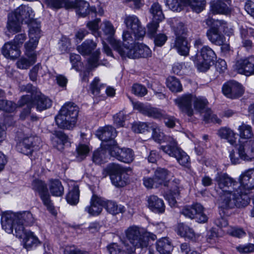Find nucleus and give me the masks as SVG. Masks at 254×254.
Masks as SVG:
<instances>
[{"mask_svg": "<svg viewBox=\"0 0 254 254\" xmlns=\"http://www.w3.org/2000/svg\"><path fill=\"white\" fill-rule=\"evenodd\" d=\"M16 108V105L11 101L0 100V110L6 112H13Z\"/></svg>", "mask_w": 254, "mask_h": 254, "instance_id": "57", "label": "nucleus"}, {"mask_svg": "<svg viewBox=\"0 0 254 254\" xmlns=\"http://www.w3.org/2000/svg\"><path fill=\"white\" fill-rule=\"evenodd\" d=\"M52 141L55 147L59 150H62L65 145L70 143V139L64 132L56 131L53 133Z\"/></svg>", "mask_w": 254, "mask_h": 254, "instance_id": "27", "label": "nucleus"}, {"mask_svg": "<svg viewBox=\"0 0 254 254\" xmlns=\"http://www.w3.org/2000/svg\"><path fill=\"white\" fill-rule=\"evenodd\" d=\"M40 139L37 136L26 137L23 139L16 146L17 150L26 155L31 154L35 147H38Z\"/></svg>", "mask_w": 254, "mask_h": 254, "instance_id": "20", "label": "nucleus"}, {"mask_svg": "<svg viewBox=\"0 0 254 254\" xmlns=\"http://www.w3.org/2000/svg\"><path fill=\"white\" fill-rule=\"evenodd\" d=\"M126 243L123 241V247L116 243H113L107 246V249L110 254H129L125 247Z\"/></svg>", "mask_w": 254, "mask_h": 254, "instance_id": "49", "label": "nucleus"}, {"mask_svg": "<svg viewBox=\"0 0 254 254\" xmlns=\"http://www.w3.org/2000/svg\"><path fill=\"white\" fill-rule=\"evenodd\" d=\"M49 190L51 194L56 196H62L64 192V188L59 180H51L49 184Z\"/></svg>", "mask_w": 254, "mask_h": 254, "instance_id": "40", "label": "nucleus"}, {"mask_svg": "<svg viewBox=\"0 0 254 254\" xmlns=\"http://www.w3.org/2000/svg\"><path fill=\"white\" fill-rule=\"evenodd\" d=\"M207 104V101L206 99L197 98L195 97V101H194V108L198 112L202 113L203 111L206 110V106Z\"/></svg>", "mask_w": 254, "mask_h": 254, "instance_id": "58", "label": "nucleus"}, {"mask_svg": "<svg viewBox=\"0 0 254 254\" xmlns=\"http://www.w3.org/2000/svg\"><path fill=\"white\" fill-rule=\"evenodd\" d=\"M105 87L104 84L100 82L98 77H95L90 84V89L94 95H98L100 93V90Z\"/></svg>", "mask_w": 254, "mask_h": 254, "instance_id": "54", "label": "nucleus"}, {"mask_svg": "<svg viewBox=\"0 0 254 254\" xmlns=\"http://www.w3.org/2000/svg\"><path fill=\"white\" fill-rule=\"evenodd\" d=\"M96 135L102 141H110V143L107 145V149L109 145L116 144L113 139L116 136L117 132L112 126H107L99 128L97 130Z\"/></svg>", "mask_w": 254, "mask_h": 254, "instance_id": "23", "label": "nucleus"}, {"mask_svg": "<svg viewBox=\"0 0 254 254\" xmlns=\"http://www.w3.org/2000/svg\"><path fill=\"white\" fill-rule=\"evenodd\" d=\"M240 34L243 46L247 50L252 49L253 47V43L249 39V38L252 37L254 38V29L241 27L240 29Z\"/></svg>", "mask_w": 254, "mask_h": 254, "instance_id": "28", "label": "nucleus"}, {"mask_svg": "<svg viewBox=\"0 0 254 254\" xmlns=\"http://www.w3.org/2000/svg\"><path fill=\"white\" fill-rule=\"evenodd\" d=\"M186 0H165L166 4L174 11H179L182 9L183 5L185 4Z\"/></svg>", "mask_w": 254, "mask_h": 254, "instance_id": "53", "label": "nucleus"}, {"mask_svg": "<svg viewBox=\"0 0 254 254\" xmlns=\"http://www.w3.org/2000/svg\"><path fill=\"white\" fill-rule=\"evenodd\" d=\"M222 91L226 97L234 99L241 97L244 93V89L243 86L238 82L230 80L223 85Z\"/></svg>", "mask_w": 254, "mask_h": 254, "instance_id": "15", "label": "nucleus"}, {"mask_svg": "<svg viewBox=\"0 0 254 254\" xmlns=\"http://www.w3.org/2000/svg\"><path fill=\"white\" fill-rule=\"evenodd\" d=\"M100 27L104 35L106 37V40L114 50L118 52L122 46V44L120 41L117 40L114 38L116 29L112 23L109 21H105L101 24Z\"/></svg>", "mask_w": 254, "mask_h": 254, "instance_id": "19", "label": "nucleus"}, {"mask_svg": "<svg viewBox=\"0 0 254 254\" xmlns=\"http://www.w3.org/2000/svg\"><path fill=\"white\" fill-rule=\"evenodd\" d=\"M89 151L90 149L88 145L83 144H79L76 149V157L77 159L79 161L84 159L87 156Z\"/></svg>", "mask_w": 254, "mask_h": 254, "instance_id": "51", "label": "nucleus"}, {"mask_svg": "<svg viewBox=\"0 0 254 254\" xmlns=\"http://www.w3.org/2000/svg\"><path fill=\"white\" fill-rule=\"evenodd\" d=\"M97 43L92 40H86L81 45L77 47L79 53L83 55H88L96 48Z\"/></svg>", "mask_w": 254, "mask_h": 254, "instance_id": "38", "label": "nucleus"}, {"mask_svg": "<svg viewBox=\"0 0 254 254\" xmlns=\"http://www.w3.org/2000/svg\"><path fill=\"white\" fill-rule=\"evenodd\" d=\"M242 160L251 161L254 160V140L251 139L245 141H239L236 147Z\"/></svg>", "mask_w": 254, "mask_h": 254, "instance_id": "17", "label": "nucleus"}, {"mask_svg": "<svg viewBox=\"0 0 254 254\" xmlns=\"http://www.w3.org/2000/svg\"><path fill=\"white\" fill-rule=\"evenodd\" d=\"M208 40L213 44L217 46L223 45L225 41V37L220 31L214 28H209L206 32Z\"/></svg>", "mask_w": 254, "mask_h": 254, "instance_id": "33", "label": "nucleus"}, {"mask_svg": "<svg viewBox=\"0 0 254 254\" xmlns=\"http://www.w3.org/2000/svg\"><path fill=\"white\" fill-rule=\"evenodd\" d=\"M204 208L198 203L191 206H186L181 210V213L190 219H196L199 223H205L207 221V216L203 212Z\"/></svg>", "mask_w": 254, "mask_h": 254, "instance_id": "11", "label": "nucleus"}, {"mask_svg": "<svg viewBox=\"0 0 254 254\" xmlns=\"http://www.w3.org/2000/svg\"><path fill=\"white\" fill-rule=\"evenodd\" d=\"M215 181L222 190L219 199V206L222 209L242 208L248 205V197L244 195L243 200L239 197V183L226 173H217Z\"/></svg>", "mask_w": 254, "mask_h": 254, "instance_id": "1", "label": "nucleus"}, {"mask_svg": "<svg viewBox=\"0 0 254 254\" xmlns=\"http://www.w3.org/2000/svg\"><path fill=\"white\" fill-rule=\"evenodd\" d=\"M34 98L35 104L38 111H42L46 110L52 106V101L40 92H36Z\"/></svg>", "mask_w": 254, "mask_h": 254, "instance_id": "32", "label": "nucleus"}, {"mask_svg": "<svg viewBox=\"0 0 254 254\" xmlns=\"http://www.w3.org/2000/svg\"><path fill=\"white\" fill-rule=\"evenodd\" d=\"M123 44L118 52L123 58L130 59L147 58L151 57V51L146 45L136 43L128 31L123 33Z\"/></svg>", "mask_w": 254, "mask_h": 254, "instance_id": "4", "label": "nucleus"}, {"mask_svg": "<svg viewBox=\"0 0 254 254\" xmlns=\"http://www.w3.org/2000/svg\"><path fill=\"white\" fill-rule=\"evenodd\" d=\"M211 11L214 14L227 15L230 13L231 9L226 3L217 2L211 3Z\"/></svg>", "mask_w": 254, "mask_h": 254, "instance_id": "43", "label": "nucleus"}, {"mask_svg": "<svg viewBox=\"0 0 254 254\" xmlns=\"http://www.w3.org/2000/svg\"><path fill=\"white\" fill-rule=\"evenodd\" d=\"M28 58L29 59L21 58L18 60L16 63L17 67L22 69H27L36 62L32 61V57Z\"/></svg>", "mask_w": 254, "mask_h": 254, "instance_id": "59", "label": "nucleus"}, {"mask_svg": "<svg viewBox=\"0 0 254 254\" xmlns=\"http://www.w3.org/2000/svg\"><path fill=\"white\" fill-rule=\"evenodd\" d=\"M11 13L14 14L16 19L27 24L29 29L33 23L38 22L34 19V11L31 7L27 5H21Z\"/></svg>", "mask_w": 254, "mask_h": 254, "instance_id": "13", "label": "nucleus"}, {"mask_svg": "<svg viewBox=\"0 0 254 254\" xmlns=\"http://www.w3.org/2000/svg\"><path fill=\"white\" fill-rule=\"evenodd\" d=\"M147 206L153 212L162 213L165 211V206L163 200L155 195H151L147 197Z\"/></svg>", "mask_w": 254, "mask_h": 254, "instance_id": "26", "label": "nucleus"}, {"mask_svg": "<svg viewBox=\"0 0 254 254\" xmlns=\"http://www.w3.org/2000/svg\"><path fill=\"white\" fill-rule=\"evenodd\" d=\"M33 190L39 193L41 199L47 209L54 215L57 214V211L50 199L46 185L42 181L35 180L32 184Z\"/></svg>", "mask_w": 254, "mask_h": 254, "instance_id": "10", "label": "nucleus"}, {"mask_svg": "<svg viewBox=\"0 0 254 254\" xmlns=\"http://www.w3.org/2000/svg\"><path fill=\"white\" fill-rule=\"evenodd\" d=\"M35 219L29 211L18 212H7L3 213L1 217L2 229L7 233H13V229L19 226H32L35 222Z\"/></svg>", "mask_w": 254, "mask_h": 254, "instance_id": "5", "label": "nucleus"}, {"mask_svg": "<svg viewBox=\"0 0 254 254\" xmlns=\"http://www.w3.org/2000/svg\"><path fill=\"white\" fill-rule=\"evenodd\" d=\"M106 170L110 177L113 175H118L126 171L125 169L121 165L116 163L109 164L107 166Z\"/></svg>", "mask_w": 254, "mask_h": 254, "instance_id": "55", "label": "nucleus"}, {"mask_svg": "<svg viewBox=\"0 0 254 254\" xmlns=\"http://www.w3.org/2000/svg\"><path fill=\"white\" fill-rule=\"evenodd\" d=\"M152 125L153 124L142 122L135 123L132 125L131 128L135 133H144L149 131V129L151 128Z\"/></svg>", "mask_w": 254, "mask_h": 254, "instance_id": "52", "label": "nucleus"}, {"mask_svg": "<svg viewBox=\"0 0 254 254\" xmlns=\"http://www.w3.org/2000/svg\"><path fill=\"white\" fill-rule=\"evenodd\" d=\"M206 240L211 245L215 244L218 241L217 233L213 229L209 230L207 232Z\"/></svg>", "mask_w": 254, "mask_h": 254, "instance_id": "62", "label": "nucleus"}, {"mask_svg": "<svg viewBox=\"0 0 254 254\" xmlns=\"http://www.w3.org/2000/svg\"><path fill=\"white\" fill-rule=\"evenodd\" d=\"M78 107L72 102L65 103L55 117L57 126L61 128L71 129L75 126Z\"/></svg>", "mask_w": 254, "mask_h": 254, "instance_id": "6", "label": "nucleus"}, {"mask_svg": "<svg viewBox=\"0 0 254 254\" xmlns=\"http://www.w3.org/2000/svg\"><path fill=\"white\" fill-rule=\"evenodd\" d=\"M173 48H175L181 55L186 56L189 55L190 46L185 36L176 37Z\"/></svg>", "mask_w": 254, "mask_h": 254, "instance_id": "31", "label": "nucleus"}, {"mask_svg": "<svg viewBox=\"0 0 254 254\" xmlns=\"http://www.w3.org/2000/svg\"><path fill=\"white\" fill-rule=\"evenodd\" d=\"M170 176V172L165 168H158L154 172V178L156 181V184L159 186H169L168 178Z\"/></svg>", "mask_w": 254, "mask_h": 254, "instance_id": "29", "label": "nucleus"}, {"mask_svg": "<svg viewBox=\"0 0 254 254\" xmlns=\"http://www.w3.org/2000/svg\"><path fill=\"white\" fill-rule=\"evenodd\" d=\"M125 233L127 239L131 245L129 246L128 244H125L126 250L129 254H134L136 248H146L150 239L154 241L157 238L154 234L144 231L136 225L128 227L125 230Z\"/></svg>", "mask_w": 254, "mask_h": 254, "instance_id": "3", "label": "nucleus"}, {"mask_svg": "<svg viewBox=\"0 0 254 254\" xmlns=\"http://www.w3.org/2000/svg\"><path fill=\"white\" fill-rule=\"evenodd\" d=\"M124 22L127 28L131 30L137 39L139 40L144 36L146 33L145 29L142 26L140 20L136 16H127Z\"/></svg>", "mask_w": 254, "mask_h": 254, "instance_id": "16", "label": "nucleus"}, {"mask_svg": "<svg viewBox=\"0 0 254 254\" xmlns=\"http://www.w3.org/2000/svg\"><path fill=\"white\" fill-rule=\"evenodd\" d=\"M150 12L154 21H161L164 19L161 5L157 2L152 4L150 8Z\"/></svg>", "mask_w": 254, "mask_h": 254, "instance_id": "46", "label": "nucleus"}, {"mask_svg": "<svg viewBox=\"0 0 254 254\" xmlns=\"http://www.w3.org/2000/svg\"><path fill=\"white\" fill-rule=\"evenodd\" d=\"M237 250L240 253H250L254 251V244H248L240 245L236 247Z\"/></svg>", "mask_w": 254, "mask_h": 254, "instance_id": "64", "label": "nucleus"}, {"mask_svg": "<svg viewBox=\"0 0 254 254\" xmlns=\"http://www.w3.org/2000/svg\"><path fill=\"white\" fill-rule=\"evenodd\" d=\"M195 96L191 94H185L175 100V102L180 109L189 116H191L193 114L192 108V103H194Z\"/></svg>", "mask_w": 254, "mask_h": 254, "instance_id": "22", "label": "nucleus"}, {"mask_svg": "<svg viewBox=\"0 0 254 254\" xmlns=\"http://www.w3.org/2000/svg\"><path fill=\"white\" fill-rule=\"evenodd\" d=\"M112 184L118 187H122L125 186L127 182V174L126 171L120 174L113 175L110 177Z\"/></svg>", "mask_w": 254, "mask_h": 254, "instance_id": "45", "label": "nucleus"}, {"mask_svg": "<svg viewBox=\"0 0 254 254\" xmlns=\"http://www.w3.org/2000/svg\"><path fill=\"white\" fill-rule=\"evenodd\" d=\"M167 86L174 92H180L182 90V86L180 81L174 76L169 77L167 79Z\"/></svg>", "mask_w": 254, "mask_h": 254, "instance_id": "50", "label": "nucleus"}, {"mask_svg": "<svg viewBox=\"0 0 254 254\" xmlns=\"http://www.w3.org/2000/svg\"><path fill=\"white\" fill-rule=\"evenodd\" d=\"M156 249L160 254H171L173 246L168 238L164 237L157 242Z\"/></svg>", "mask_w": 254, "mask_h": 254, "instance_id": "36", "label": "nucleus"}, {"mask_svg": "<svg viewBox=\"0 0 254 254\" xmlns=\"http://www.w3.org/2000/svg\"><path fill=\"white\" fill-rule=\"evenodd\" d=\"M239 197L243 200L244 195L248 197V205L250 202V191L254 189V169H249L243 172L239 177ZM240 201L241 199H240Z\"/></svg>", "mask_w": 254, "mask_h": 254, "instance_id": "8", "label": "nucleus"}, {"mask_svg": "<svg viewBox=\"0 0 254 254\" xmlns=\"http://www.w3.org/2000/svg\"><path fill=\"white\" fill-rule=\"evenodd\" d=\"M185 5L189 6L193 11L199 13L204 9L205 1V0H186Z\"/></svg>", "mask_w": 254, "mask_h": 254, "instance_id": "47", "label": "nucleus"}, {"mask_svg": "<svg viewBox=\"0 0 254 254\" xmlns=\"http://www.w3.org/2000/svg\"><path fill=\"white\" fill-rule=\"evenodd\" d=\"M108 153L120 161L125 163H130L134 159V153L131 149L121 148L116 144L109 145Z\"/></svg>", "mask_w": 254, "mask_h": 254, "instance_id": "12", "label": "nucleus"}, {"mask_svg": "<svg viewBox=\"0 0 254 254\" xmlns=\"http://www.w3.org/2000/svg\"><path fill=\"white\" fill-rule=\"evenodd\" d=\"M40 23L34 22L29 30V40L25 45V54L28 57H32L33 62L36 61V55L35 49L38 44L40 38Z\"/></svg>", "mask_w": 254, "mask_h": 254, "instance_id": "7", "label": "nucleus"}, {"mask_svg": "<svg viewBox=\"0 0 254 254\" xmlns=\"http://www.w3.org/2000/svg\"><path fill=\"white\" fill-rule=\"evenodd\" d=\"M104 202V198L94 195L91 199L90 205L86 206L85 210L91 215H98L102 211Z\"/></svg>", "mask_w": 254, "mask_h": 254, "instance_id": "25", "label": "nucleus"}, {"mask_svg": "<svg viewBox=\"0 0 254 254\" xmlns=\"http://www.w3.org/2000/svg\"><path fill=\"white\" fill-rule=\"evenodd\" d=\"M3 55L7 59H14L19 56L20 51L12 42L5 43L2 48Z\"/></svg>", "mask_w": 254, "mask_h": 254, "instance_id": "30", "label": "nucleus"}, {"mask_svg": "<svg viewBox=\"0 0 254 254\" xmlns=\"http://www.w3.org/2000/svg\"><path fill=\"white\" fill-rule=\"evenodd\" d=\"M132 92L138 96H144L147 94V90L145 86L139 84H134L132 87Z\"/></svg>", "mask_w": 254, "mask_h": 254, "instance_id": "61", "label": "nucleus"}, {"mask_svg": "<svg viewBox=\"0 0 254 254\" xmlns=\"http://www.w3.org/2000/svg\"><path fill=\"white\" fill-rule=\"evenodd\" d=\"M64 254H89L87 252L82 251L74 246H67L64 248Z\"/></svg>", "mask_w": 254, "mask_h": 254, "instance_id": "63", "label": "nucleus"}, {"mask_svg": "<svg viewBox=\"0 0 254 254\" xmlns=\"http://www.w3.org/2000/svg\"><path fill=\"white\" fill-rule=\"evenodd\" d=\"M79 190L78 186L73 183L72 188L69 189L66 199L67 202L71 205H76L79 201Z\"/></svg>", "mask_w": 254, "mask_h": 254, "instance_id": "41", "label": "nucleus"}, {"mask_svg": "<svg viewBox=\"0 0 254 254\" xmlns=\"http://www.w3.org/2000/svg\"><path fill=\"white\" fill-rule=\"evenodd\" d=\"M132 104L133 109L143 115L156 119H161L164 116L163 111L149 105H145L139 102H132Z\"/></svg>", "mask_w": 254, "mask_h": 254, "instance_id": "18", "label": "nucleus"}, {"mask_svg": "<svg viewBox=\"0 0 254 254\" xmlns=\"http://www.w3.org/2000/svg\"><path fill=\"white\" fill-rule=\"evenodd\" d=\"M235 69L238 73L246 76L254 74V56L237 61L235 64Z\"/></svg>", "mask_w": 254, "mask_h": 254, "instance_id": "21", "label": "nucleus"}, {"mask_svg": "<svg viewBox=\"0 0 254 254\" xmlns=\"http://www.w3.org/2000/svg\"><path fill=\"white\" fill-rule=\"evenodd\" d=\"M239 131V135L240 137L244 139H252L254 135L252 127L244 123L239 126L238 128Z\"/></svg>", "mask_w": 254, "mask_h": 254, "instance_id": "39", "label": "nucleus"}, {"mask_svg": "<svg viewBox=\"0 0 254 254\" xmlns=\"http://www.w3.org/2000/svg\"><path fill=\"white\" fill-rule=\"evenodd\" d=\"M205 22L206 25L211 27L210 28L216 29L218 31H220L222 27H224V25L226 24L223 20H215L210 17L207 18Z\"/></svg>", "mask_w": 254, "mask_h": 254, "instance_id": "56", "label": "nucleus"}, {"mask_svg": "<svg viewBox=\"0 0 254 254\" xmlns=\"http://www.w3.org/2000/svg\"><path fill=\"white\" fill-rule=\"evenodd\" d=\"M217 134L221 138L227 140L231 145H234L236 142V133L230 128L221 127L218 130Z\"/></svg>", "mask_w": 254, "mask_h": 254, "instance_id": "35", "label": "nucleus"}, {"mask_svg": "<svg viewBox=\"0 0 254 254\" xmlns=\"http://www.w3.org/2000/svg\"><path fill=\"white\" fill-rule=\"evenodd\" d=\"M177 233L181 237L192 241H195L197 237V235L192 229L183 223H180L178 225Z\"/></svg>", "mask_w": 254, "mask_h": 254, "instance_id": "37", "label": "nucleus"}, {"mask_svg": "<svg viewBox=\"0 0 254 254\" xmlns=\"http://www.w3.org/2000/svg\"><path fill=\"white\" fill-rule=\"evenodd\" d=\"M13 235L18 238L23 239L24 246L26 249H29L33 247H36L40 244L38 238L33 233L27 232L24 227L21 225L15 228V233H13Z\"/></svg>", "mask_w": 254, "mask_h": 254, "instance_id": "14", "label": "nucleus"}, {"mask_svg": "<svg viewBox=\"0 0 254 254\" xmlns=\"http://www.w3.org/2000/svg\"><path fill=\"white\" fill-rule=\"evenodd\" d=\"M200 56L202 61L196 60V57H192L197 69L200 71L204 72L208 70L211 63L216 59V55L214 51L208 46H203L200 50Z\"/></svg>", "mask_w": 254, "mask_h": 254, "instance_id": "9", "label": "nucleus"}, {"mask_svg": "<svg viewBox=\"0 0 254 254\" xmlns=\"http://www.w3.org/2000/svg\"><path fill=\"white\" fill-rule=\"evenodd\" d=\"M19 104L20 106L27 105L26 107L23 110L20 115V119L24 120L30 113V109L32 104L31 102V97L29 95L23 96L19 101Z\"/></svg>", "mask_w": 254, "mask_h": 254, "instance_id": "42", "label": "nucleus"}, {"mask_svg": "<svg viewBox=\"0 0 254 254\" xmlns=\"http://www.w3.org/2000/svg\"><path fill=\"white\" fill-rule=\"evenodd\" d=\"M104 207L109 213L113 215H115L120 213H122L125 211L124 206L119 205L116 201L112 200L105 199Z\"/></svg>", "mask_w": 254, "mask_h": 254, "instance_id": "34", "label": "nucleus"}, {"mask_svg": "<svg viewBox=\"0 0 254 254\" xmlns=\"http://www.w3.org/2000/svg\"><path fill=\"white\" fill-rule=\"evenodd\" d=\"M173 30L176 37L186 36L187 34V28L182 22H179L174 26Z\"/></svg>", "mask_w": 254, "mask_h": 254, "instance_id": "60", "label": "nucleus"}, {"mask_svg": "<svg viewBox=\"0 0 254 254\" xmlns=\"http://www.w3.org/2000/svg\"><path fill=\"white\" fill-rule=\"evenodd\" d=\"M19 21L16 19L14 14L10 13L8 16L6 27L10 32L17 33L20 31L21 26Z\"/></svg>", "mask_w": 254, "mask_h": 254, "instance_id": "44", "label": "nucleus"}, {"mask_svg": "<svg viewBox=\"0 0 254 254\" xmlns=\"http://www.w3.org/2000/svg\"><path fill=\"white\" fill-rule=\"evenodd\" d=\"M151 129L152 137L156 142L159 143L163 142L167 143L166 145L160 146L161 150L169 156L175 158L181 165L186 166L189 163V156L179 147L175 139L172 136L164 135L156 125H152Z\"/></svg>", "mask_w": 254, "mask_h": 254, "instance_id": "2", "label": "nucleus"}, {"mask_svg": "<svg viewBox=\"0 0 254 254\" xmlns=\"http://www.w3.org/2000/svg\"><path fill=\"white\" fill-rule=\"evenodd\" d=\"M89 4L83 0H75V1H68L65 2V8L66 9H75L76 12L82 16H85L89 13Z\"/></svg>", "mask_w": 254, "mask_h": 254, "instance_id": "24", "label": "nucleus"}, {"mask_svg": "<svg viewBox=\"0 0 254 254\" xmlns=\"http://www.w3.org/2000/svg\"><path fill=\"white\" fill-rule=\"evenodd\" d=\"M108 157L107 151L103 149H100L94 152L92 160L96 164H101L107 161Z\"/></svg>", "mask_w": 254, "mask_h": 254, "instance_id": "48", "label": "nucleus"}]
</instances>
